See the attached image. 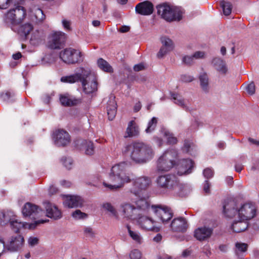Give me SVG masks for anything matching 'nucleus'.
Instances as JSON below:
<instances>
[{"label": "nucleus", "instance_id": "a18cd8bd", "mask_svg": "<svg viewBox=\"0 0 259 259\" xmlns=\"http://www.w3.org/2000/svg\"><path fill=\"white\" fill-rule=\"evenodd\" d=\"M157 119L156 117H153L151 120H150L148 124V126L146 129L145 131L147 133H150L153 131L157 125Z\"/></svg>", "mask_w": 259, "mask_h": 259}, {"label": "nucleus", "instance_id": "4c0bfd02", "mask_svg": "<svg viewBox=\"0 0 259 259\" xmlns=\"http://www.w3.org/2000/svg\"><path fill=\"white\" fill-rule=\"evenodd\" d=\"M97 64L98 67L103 71L107 72H113L111 66L104 59L100 58L98 60Z\"/></svg>", "mask_w": 259, "mask_h": 259}, {"label": "nucleus", "instance_id": "69168bd1", "mask_svg": "<svg viewBox=\"0 0 259 259\" xmlns=\"http://www.w3.org/2000/svg\"><path fill=\"white\" fill-rule=\"evenodd\" d=\"M157 258L158 259H173L172 256H171L167 254H165V253L159 254L157 256ZM175 259H176V258H175Z\"/></svg>", "mask_w": 259, "mask_h": 259}, {"label": "nucleus", "instance_id": "052dcab7", "mask_svg": "<svg viewBox=\"0 0 259 259\" xmlns=\"http://www.w3.org/2000/svg\"><path fill=\"white\" fill-rule=\"evenodd\" d=\"M181 79L182 81L185 82H189L194 80V78L188 75H182L181 76Z\"/></svg>", "mask_w": 259, "mask_h": 259}, {"label": "nucleus", "instance_id": "2f4dec72", "mask_svg": "<svg viewBox=\"0 0 259 259\" xmlns=\"http://www.w3.org/2000/svg\"><path fill=\"white\" fill-rule=\"evenodd\" d=\"M84 69H81V73H76L74 74L63 76L61 78V81L64 82H68V83H74L76 81H80L81 82L82 77H83V70Z\"/></svg>", "mask_w": 259, "mask_h": 259}, {"label": "nucleus", "instance_id": "864d4df0", "mask_svg": "<svg viewBox=\"0 0 259 259\" xmlns=\"http://www.w3.org/2000/svg\"><path fill=\"white\" fill-rule=\"evenodd\" d=\"M14 95L9 92H7L5 93H4L1 96L2 99L4 101L9 103L12 102L14 101V100L12 99L14 97Z\"/></svg>", "mask_w": 259, "mask_h": 259}, {"label": "nucleus", "instance_id": "473e14b6", "mask_svg": "<svg viewBox=\"0 0 259 259\" xmlns=\"http://www.w3.org/2000/svg\"><path fill=\"white\" fill-rule=\"evenodd\" d=\"M45 19V15L41 9L34 8L32 10V19L36 23L42 22Z\"/></svg>", "mask_w": 259, "mask_h": 259}, {"label": "nucleus", "instance_id": "39448f33", "mask_svg": "<svg viewBox=\"0 0 259 259\" xmlns=\"http://www.w3.org/2000/svg\"><path fill=\"white\" fill-rule=\"evenodd\" d=\"M82 75L81 82L83 92L91 94L97 91L98 83L95 75L90 69H83Z\"/></svg>", "mask_w": 259, "mask_h": 259}, {"label": "nucleus", "instance_id": "c03bdc74", "mask_svg": "<svg viewBox=\"0 0 259 259\" xmlns=\"http://www.w3.org/2000/svg\"><path fill=\"white\" fill-rule=\"evenodd\" d=\"M164 137H165L167 142L170 145L176 144L177 142V139L174 137V134L168 131L164 132Z\"/></svg>", "mask_w": 259, "mask_h": 259}, {"label": "nucleus", "instance_id": "6e6552de", "mask_svg": "<svg viewBox=\"0 0 259 259\" xmlns=\"http://www.w3.org/2000/svg\"><path fill=\"white\" fill-rule=\"evenodd\" d=\"M157 14L162 18L168 22H171L176 19V11L174 7L168 3H163L156 6Z\"/></svg>", "mask_w": 259, "mask_h": 259}, {"label": "nucleus", "instance_id": "8fccbe9b", "mask_svg": "<svg viewBox=\"0 0 259 259\" xmlns=\"http://www.w3.org/2000/svg\"><path fill=\"white\" fill-rule=\"evenodd\" d=\"M131 259H141L142 257V253L137 249L132 250L130 253Z\"/></svg>", "mask_w": 259, "mask_h": 259}, {"label": "nucleus", "instance_id": "e2e57ef3", "mask_svg": "<svg viewBox=\"0 0 259 259\" xmlns=\"http://www.w3.org/2000/svg\"><path fill=\"white\" fill-rule=\"evenodd\" d=\"M192 56L194 59H201L203 58L204 56V52L201 51H197Z\"/></svg>", "mask_w": 259, "mask_h": 259}, {"label": "nucleus", "instance_id": "13d9d810", "mask_svg": "<svg viewBox=\"0 0 259 259\" xmlns=\"http://www.w3.org/2000/svg\"><path fill=\"white\" fill-rule=\"evenodd\" d=\"M170 228L173 232H177L178 231V219L175 218L171 222Z\"/></svg>", "mask_w": 259, "mask_h": 259}, {"label": "nucleus", "instance_id": "423d86ee", "mask_svg": "<svg viewBox=\"0 0 259 259\" xmlns=\"http://www.w3.org/2000/svg\"><path fill=\"white\" fill-rule=\"evenodd\" d=\"M59 57L63 62L68 64L78 63L83 61L81 52L71 48L61 51Z\"/></svg>", "mask_w": 259, "mask_h": 259}, {"label": "nucleus", "instance_id": "f3484780", "mask_svg": "<svg viewBox=\"0 0 259 259\" xmlns=\"http://www.w3.org/2000/svg\"><path fill=\"white\" fill-rule=\"evenodd\" d=\"M53 140L55 144L58 146H65L70 142V137L69 134L63 130H59L53 134Z\"/></svg>", "mask_w": 259, "mask_h": 259}, {"label": "nucleus", "instance_id": "aec40b11", "mask_svg": "<svg viewBox=\"0 0 259 259\" xmlns=\"http://www.w3.org/2000/svg\"><path fill=\"white\" fill-rule=\"evenodd\" d=\"M43 205L46 209L47 217L55 220L61 218V212L55 204L48 201H45L43 202Z\"/></svg>", "mask_w": 259, "mask_h": 259}, {"label": "nucleus", "instance_id": "a19ab883", "mask_svg": "<svg viewBox=\"0 0 259 259\" xmlns=\"http://www.w3.org/2000/svg\"><path fill=\"white\" fill-rule=\"evenodd\" d=\"M220 6L223 9V13L225 15L228 16L231 13L232 5L231 3L222 1L220 2Z\"/></svg>", "mask_w": 259, "mask_h": 259}, {"label": "nucleus", "instance_id": "412c9836", "mask_svg": "<svg viewBox=\"0 0 259 259\" xmlns=\"http://www.w3.org/2000/svg\"><path fill=\"white\" fill-rule=\"evenodd\" d=\"M75 143L77 148L84 151L86 155H92L94 153V146L91 141L78 139L75 142Z\"/></svg>", "mask_w": 259, "mask_h": 259}, {"label": "nucleus", "instance_id": "2eb2a0df", "mask_svg": "<svg viewBox=\"0 0 259 259\" xmlns=\"http://www.w3.org/2000/svg\"><path fill=\"white\" fill-rule=\"evenodd\" d=\"M22 212L24 217H28L31 219L34 220L43 213L42 210L38 206L30 202L25 203Z\"/></svg>", "mask_w": 259, "mask_h": 259}, {"label": "nucleus", "instance_id": "680f3d73", "mask_svg": "<svg viewBox=\"0 0 259 259\" xmlns=\"http://www.w3.org/2000/svg\"><path fill=\"white\" fill-rule=\"evenodd\" d=\"M28 244L31 246L36 245L38 243V239L36 237H30L28 241Z\"/></svg>", "mask_w": 259, "mask_h": 259}, {"label": "nucleus", "instance_id": "6ab92c4d", "mask_svg": "<svg viewBox=\"0 0 259 259\" xmlns=\"http://www.w3.org/2000/svg\"><path fill=\"white\" fill-rule=\"evenodd\" d=\"M194 161L190 158L179 160V176H186L192 172Z\"/></svg>", "mask_w": 259, "mask_h": 259}, {"label": "nucleus", "instance_id": "f8f14e48", "mask_svg": "<svg viewBox=\"0 0 259 259\" xmlns=\"http://www.w3.org/2000/svg\"><path fill=\"white\" fill-rule=\"evenodd\" d=\"M136 220L138 225L143 229L156 232L159 231V228L156 226V221L149 217L141 214L137 217Z\"/></svg>", "mask_w": 259, "mask_h": 259}, {"label": "nucleus", "instance_id": "393cba45", "mask_svg": "<svg viewBox=\"0 0 259 259\" xmlns=\"http://www.w3.org/2000/svg\"><path fill=\"white\" fill-rule=\"evenodd\" d=\"M212 233L211 228L205 227L198 228L194 232V237L199 241H203L209 238Z\"/></svg>", "mask_w": 259, "mask_h": 259}, {"label": "nucleus", "instance_id": "0e129e2a", "mask_svg": "<svg viewBox=\"0 0 259 259\" xmlns=\"http://www.w3.org/2000/svg\"><path fill=\"white\" fill-rule=\"evenodd\" d=\"M62 24L64 27V28L68 30H70V22L69 21H67L66 20H62Z\"/></svg>", "mask_w": 259, "mask_h": 259}, {"label": "nucleus", "instance_id": "c85d7f7f", "mask_svg": "<svg viewBox=\"0 0 259 259\" xmlns=\"http://www.w3.org/2000/svg\"><path fill=\"white\" fill-rule=\"evenodd\" d=\"M16 217L14 212L11 210L0 211V225H4L12 222Z\"/></svg>", "mask_w": 259, "mask_h": 259}, {"label": "nucleus", "instance_id": "ea45409f", "mask_svg": "<svg viewBox=\"0 0 259 259\" xmlns=\"http://www.w3.org/2000/svg\"><path fill=\"white\" fill-rule=\"evenodd\" d=\"M126 228L130 236L133 239V240L139 244H141L143 238L140 233L137 231H132L129 225L126 226Z\"/></svg>", "mask_w": 259, "mask_h": 259}, {"label": "nucleus", "instance_id": "e433bc0d", "mask_svg": "<svg viewBox=\"0 0 259 259\" xmlns=\"http://www.w3.org/2000/svg\"><path fill=\"white\" fill-rule=\"evenodd\" d=\"M191 191L190 186L188 184L179 183V197L188 196Z\"/></svg>", "mask_w": 259, "mask_h": 259}, {"label": "nucleus", "instance_id": "5fc2aeb1", "mask_svg": "<svg viewBox=\"0 0 259 259\" xmlns=\"http://www.w3.org/2000/svg\"><path fill=\"white\" fill-rule=\"evenodd\" d=\"M182 62L186 65L191 66L194 63V59L193 56H186L183 57Z\"/></svg>", "mask_w": 259, "mask_h": 259}, {"label": "nucleus", "instance_id": "4468645a", "mask_svg": "<svg viewBox=\"0 0 259 259\" xmlns=\"http://www.w3.org/2000/svg\"><path fill=\"white\" fill-rule=\"evenodd\" d=\"M119 211L123 218L127 219L136 220L139 215L135 208V206L129 202H123L120 204Z\"/></svg>", "mask_w": 259, "mask_h": 259}, {"label": "nucleus", "instance_id": "3c124183", "mask_svg": "<svg viewBox=\"0 0 259 259\" xmlns=\"http://www.w3.org/2000/svg\"><path fill=\"white\" fill-rule=\"evenodd\" d=\"M61 161L64 165L68 169L71 168V165L73 163V160L70 157H63L61 159Z\"/></svg>", "mask_w": 259, "mask_h": 259}, {"label": "nucleus", "instance_id": "37998d69", "mask_svg": "<svg viewBox=\"0 0 259 259\" xmlns=\"http://www.w3.org/2000/svg\"><path fill=\"white\" fill-rule=\"evenodd\" d=\"M188 227L189 225L186 219L179 217V232H185Z\"/></svg>", "mask_w": 259, "mask_h": 259}, {"label": "nucleus", "instance_id": "7c9ffc66", "mask_svg": "<svg viewBox=\"0 0 259 259\" xmlns=\"http://www.w3.org/2000/svg\"><path fill=\"white\" fill-rule=\"evenodd\" d=\"M248 244L245 243L236 242L234 249L236 255L239 259L244 258V253L246 252L248 249Z\"/></svg>", "mask_w": 259, "mask_h": 259}, {"label": "nucleus", "instance_id": "a878e982", "mask_svg": "<svg viewBox=\"0 0 259 259\" xmlns=\"http://www.w3.org/2000/svg\"><path fill=\"white\" fill-rule=\"evenodd\" d=\"M117 107L116 103L115 101V97L111 96L109 100L107 102V111L108 118L110 120H112L116 114Z\"/></svg>", "mask_w": 259, "mask_h": 259}, {"label": "nucleus", "instance_id": "79ce46f5", "mask_svg": "<svg viewBox=\"0 0 259 259\" xmlns=\"http://www.w3.org/2000/svg\"><path fill=\"white\" fill-rule=\"evenodd\" d=\"M103 207L105 210L110 212L114 217L118 218V214L116 209L110 203L106 202L104 203Z\"/></svg>", "mask_w": 259, "mask_h": 259}, {"label": "nucleus", "instance_id": "20e7f679", "mask_svg": "<svg viewBox=\"0 0 259 259\" xmlns=\"http://www.w3.org/2000/svg\"><path fill=\"white\" fill-rule=\"evenodd\" d=\"M178 153L176 150L169 149L165 151L157 161V169L159 171H168L177 165Z\"/></svg>", "mask_w": 259, "mask_h": 259}, {"label": "nucleus", "instance_id": "bf43d9fd", "mask_svg": "<svg viewBox=\"0 0 259 259\" xmlns=\"http://www.w3.org/2000/svg\"><path fill=\"white\" fill-rule=\"evenodd\" d=\"M210 183L208 180H206L203 183V190L206 194H209L210 193Z\"/></svg>", "mask_w": 259, "mask_h": 259}, {"label": "nucleus", "instance_id": "cd10ccee", "mask_svg": "<svg viewBox=\"0 0 259 259\" xmlns=\"http://www.w3.org/2000/svg\"><path fill=\"white\" fill-rule=\"evenodd\" d=\"M248 227V222L240 220L234 221L231 226V229L234 233H238L245 231Z\"/></svg>", "mask_w": 259, "mask_h": 259}, {"label": "nucleus", "instance_id": "b1692460", "mask_svg": "<svg viewBox=\"0 0 259 259\" xmlns=\"http://www.w3.org/2000/svg\"><path fill=\"white\" fill-rule=\"evenodd\" d=\"M61 104L64 106H73L81 103V98H76L68 94L61 95L60 97Z\"/></svg>", "mask_w": 259, "mask_h": 259}, {"label": "nucleus", "instance_id": "f03ea898", "mask_svg": "<svg viewBox=\"0 0 259 259\" xmlns=\"http://www.w3.org/2000/svg\"><path fill=\"white\" fill-rule=\"evenodd\" d=\"M124 154L129 155L131 159L138 164H145L154 156L153 147L146 143L140 142H133L126 145L123 150Z\"/></svg>", "mask_w": 259, "mask_h": 259}, {"label": "nucleus", "instance_id": "774afa93", "mask_svg": "<svg viewBox=\"0 0 259 259\" xmlns=\"http://www.w3.org/2000/svg\"><path fill=\"white\" fill-rule=\"evenodd\" d=\"M58 191V189L54 186H50L49 189V193L50 195H54L56 194Z\"/></svg>", "mask_w": 259, "mask_h": 259}, {"label": "nucleus", "instance_id": "603ef678", "mask_svg": "<svg viewBox=\"0 0 259 259\" xmlns=\"http://www.w3.org/2000/svg\"><path fill=\"white\" fill-rule=\"evenodd\" d=\"M33 27L31 24L29 23H26L21 27L22 31L23 33L27 36L30 33V32L32 30Z\"/></svg>", "mask_w": 259, "mask_h": 259}, {"label": "nucleus", "instance_id": "5701e85b", "mask_svg": "<svg viewBox=\"0 0 259 259\" xmlns=\"http://www.w3.org/2000/svg\"><path fill=\"white\" fill-rule=\"evenodd\" d=\"M65 199L63 203L65 206L69 208L81 207L83 204L81 198L75 195H63Z\"/></svg>", "mask_w": 259, "mask_h": 259}, {"label": "nucleus", "instance_id": "338daca9", "mask_svg": "<svg viewBox=\"0 0 259 259\" xmlns=\"http://www.w3.org/2000/svg\"><path fill=\"white\" fill-rule=\"evenodd\" d=\"M179 106H181L184 110L186 111H188L189 110V107L185 104L184 100H179Z\"/></svg>", "mask_w": 259, "mask_h": 259}, {"label": "nucleus", "instance_id": "1a4fd4ad", "mask_svg": "<svg viewBox=\"0 0 259 259\" xmlns=\"http://www.w3.org/2000/svg\"><path fill=\"white\" fill-rule=\"evenodd\" d=\"M151 209L163 223L167 222L173 216V212L170 208L164 205H152Z\"/></svg>", "mask_w": 259, "mask_h": 259}, {"label": "nucleus", "instance_id": "09e8293b", "mask_svg": "<svg viewBox=\"0 0 259 259\" xmlns=\"http://www.w3.org/2000/svg\"><path fill=\"white\" fill-rule=\"evenodd\" d=\"M72 216L76 220L83 219L87 217V214L81 212L80 210L77 209L72 213Z\"/></svg>", "mask_w": 259, "mask_h": 259}, {"label": "nucleus", "instance_id": "9d476101", "mask_svg": "<svg viewBox=\"0 0 259 259\" xmlns=\"http://www.w3.org/2000/svg\"><path fill=\"white\" fill-rule=\"evenodd\" d=\"M65 33L61 32H54L48 37V47L52 49H58L62 47L66 40Z\"/></svg>", "mask_w": 259, "mask_h": 259}, {"label": "nucleus", "instance_id": "6e6d98bb", "mask_svg": "<svg viewBox=\"0 0 259 259\" xmlns=\"http://www.w3.org/2000/svg\"><path fill=\"white\" fill-rule=\"evenodd\" d=\"M246 91L248 94L252 95L255 91V86L253 82L250 83L246 87Z\"/></svg>", "mask_w": 259, "mask_h": 259}, {"label": "nucleus", "instance_id": "ddd939ff", "mask_svg": "<svg viewBox=\"0 0 259 259\" xmlns=\"http://www.w3.org/2000/svg\"><path fill=\"white\" fill-rule=\"evenodd\" d=\"M160 40L162 46L157 54V57L161 59L173 51L175 45L172 40L166 36H161Z\"/></svg>", "mask_w": 259, "mask_h": 259}, {"label": "nucleus", "instance_id": "f704fd0d", "mask_svg": "<svg viewBox=\"0 0 259 259\" xmlns=\"http://www.w3.org/2000/svg\"><path fill=\"white\" fill-rule=\"evenodd\" d=\"M199 79L200 82V86L202 90L205 93H208L209 91L208 87V77L207 74L205 73L200 74Z\"/></svg>", "mask_w": 259, "mask_h": 259}, {"label": "nucleus", "instance_id": "f257e3e1", "mask_svg": "<svg viewBox=\"0 0 259 259\" xmlns=\"http://www.w3.org/2000/svg\"><path fill=\"white\" fill-rule=\"evenodd\" d=\"M129 166V163L122 162L112 166L109 175L108 182H103V184L110 190H117L123 187L124 183L132 182L127 192L130 195L140 197L143 191L151 185V180L146 176L133 179L132 174H126Z\"/></svg>", "mask_w": 259, "mask_h": 259}, {"label": "nucleus", "instance_id": "49530a36", "mask_svg": "<svg viewBox=\"0 0 259 259\" xmlns=\"http://www.w3.org/2000/svg\"><path fill=\"white\" fill-rule=\"evenodd\" d=\"M42 33L39 31H36L34 33H33L30 38V41L32 44H36L39 42L43 38V36L41 35Z\"/></svg>", "mask_w": 259, "mask_h": 259}, {"label": "nucleus", "instance_id": "9b49d317", "mask_svg": "<svg viewBox=\"0 0 259 259\" xmlns=\"http://www.w3.org/2000/svg\"><path fill=\"white\" fill-rule=\"evenodd\" d=\"M48 220H39L35 221L33 223L28 224L27 223H24L19 222L18 220L14 218L12 222L11 223V227L14 232L17 233L21 228H28L29 229H34L37 226L41 224H44L48 222Z\"/></svg>", "mask_w": 259, "mask_h": 259}, {"label": "nucleus", "instance_id": "dca6fc26", "mask_svg": "<svg viewBox=\"0 0 259 259\" xmlns=\"http://www.w3.org/2000/svg\"><path fill=\"white\" fill-rule=\"evenodd\" d=\"M177 183V178L174 175L168 174L158 177L157 184L158 187L168 189L172 188Z\"/></svg>", "mask_w": 259, "mask_h": 259}, {"label": "nucleus", "instance_id": "0eeeda50", "mask_svg": "<svg viewBox=\"0 0 259 259\" xmlns=\"http://www.w3.org/2000/svg\"><path fill=\"white\" fill-rule=\"evenodd\" d=\"M25 11L23 7L18 6L16 8L10 10L5 16V20L7 23L12 25L20 24L25 18Z\"/></svg>", "mask_w": 259, "mask_h": 259}, {"label": "nucleus", "instance_id": "7ed1b4c3", "mask_svg": "<svg viewBox=\"0 0 259 259\" xmlns=\"http://www.w3.org/2000/svg\"><path fill=\"white\" fill-rule=\"evenodd\" d=\"M223 213L228 218H232L238 214L240 220L247 221L255 217L256 208L252 203H247L238 209L235 200L228 199L224 202Z\"/></svg>", "mask_w": 259, "mask_h": 259}, {"label": "nucleus", "instance_id": "58836bf2", "mask_svg": "<svg viewBox=\"0 0 259 259\" xmlns=\"http://www.w3.org/2000/svg\"><path fill=\"white\" fill-rule=\"evenodd\" d=\"M24 0H0V9H5L9 7L11 4L14 6L22 4Z\"/></svg>", "mask_w": 259, "mask_h": 259}, {"label": "nucleus", "instance_id": "bb28decb", "mask_svg": "<svg viewBox=\"0 0 259 259\" xmlns=\"http://www.w3.org/2000/svg\"><path fill=\"white\" fill-rule=\"evenodd\" d=\"M135 208L139 215L143 213L146 212L150 209V204L145 198H140L135 202Z\"/></svg>", "mask_w": 259, "mask_h": 259}, {"label": "nucleus", "instance_id": "72a5a7b5", "mask_svg": "<svg viewBox=\"0 0 259 259\" xmlns=\"http://www.w3.org/2000/svg\"><path fill=\"white\" fill-rule=\"evenodd\" d=\"M139 134L138 127L136 125V123L134 121L132 120L130 121L128 124V126L126 128V137H132L136 136Z\"/></svg>", "mask_w": 259, "mask_h": 259}, {"label": "nucleus", "instance_id": "c9c22d12", "mask_svg": "<svg viewBox=\"0 0 259 259\" xmlns=\"http://www.w3.org/2000/svg\"><path fill=\"white\" fill-rule=\"evenodd\" d=\"M195 147V145L191 139H186L184 141L183 145L181 148L182 151L184 153H189L191 150Z\"/></svg>", "mask_w": 259, "mask_h": 259}, {"label": "nucleus", "instance_id": "4be33fe9", "mask_svg": "<svg viewBox=\"0 0 259 259\" xmlns=\"http://www.w3.org/2000/svg\"><path fill=\"white\" fill-rule=\"evenodd\" d=\"M153 10V4L147 1L139 3L135 7L136 12L141 15H150L152 14Z\"/></svg>", "mask_w": 259, "mask_h": 259}, {"label": "nucleus", "instance_id": "de8ad7c7", "mask_svg": "<svg viewBox=\"0 0 259 259\" xmlns=\"http://www.w3.org/2000/svg\"><path fill=\"white\" fill-rule=\"evenodd\" d=\"M214 170L211 167H207L203 170V175L207 180L212 178L214 176Z\"/></svg>", "mask_w": 259, "mask_h": 259}, {"label": "nucleus", "instance_id": "a211bd4d", "mask_svg": "<svg viewBox=\"0 0 259 259\" xmlns=\"http://www.w3.org/2000/svg\"><path fill=\"white\" fill-rule=\"evenodd\" d=\"M24 239L22 236L17 235L12 236L6 248L11 252H16L19 251L23 246Z\"/></svg>", "mask_w": 259, "mask_h": 259}, {"label": "nucleus", "instance_id": "4d7b16f0", "mask_svg": "<svg viewBox=\"0 0 259 259\" xmlns=\"http://www.w3.org/2000/svg\"><path fill=\"white\" fill-rule=\"evenodd\" d=\"M84 234L88 237L93 238L94 237V232L91 227H85L84 228Z\"/></svg>", "mask_w": 259, "mask_h": 259}, {"label": "nucleus", "instance_id": "c756f323", "mask_svg": "<svg viewBox=\"0 0 259 259\" xmlns=\"http://www.w3.org/2000/svg\"><path fill=\"white\" fill-rule=\"evenodd\" d=\"M214 68L222 74H225L228 70L225 62L220 58L215 57L212 61Z\"/></svg>", "mask_w": 259, "mask_h": 259}]
</instances>
